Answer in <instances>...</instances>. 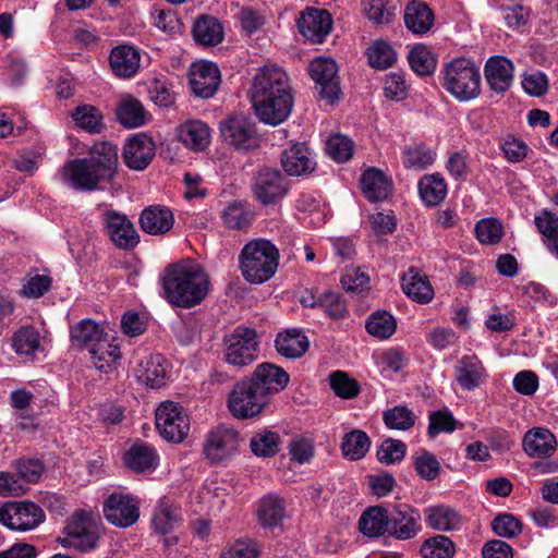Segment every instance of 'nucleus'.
<instances>
[{
	"label": "nucleus",
	"instance_id": "f257e3e1",
	"mask_svg": "<svg viewBox=\"0 0 558 558\" xmlns=\"http://www.w3.org/2000/svg\"><path fill=\"white\" fill-rule=\"evenodd\" d=\"M252 104L260 121L279 124L288 119L293 97L286 72L277 65H265L254 76Z\"/></svg>",
	"mask_w": 558,
	"mask_h": 558
},
{
	"label": "nucleus",
	"instance_id": "f03ea898",
	"mask_svg": "<svg viewBox=\"0 0 558 558\" xmlns=\"http://www.w3.org/2000/svg\"><path fill=\"white\" fill-rule=\"evenodd\" d=\"M165 296L169 303L190 308L208 294L209 278L203 268L192 262L170 265L162 279Z\"/></svg>",
	"mask_w": 558,
	"mask_h": 558
},
{
	"label": "nucleus",
	"instance_id": "7ed1b4c3",
	"mask_svg": "<svg viewBox=\"0 0 558 558\" xmlns=\"http://www.w3.org/2000/svg\"><path fill=\"white\" fill-rule=\"evenodd\" d=\"M239 263L242 276L247 282L264 283L277 271L279 250L269 240L254 239L243 246Z\"/></svg>",
	"mask_w": 558,
	"mask_h": 558
},
{
	"label": "nucleus",
	"instance_id": "20e7f679",
	"mask_svg": "<svg viewBox=\"0 0 558 558\" xmlns=\"http://www.w3.org/2000/svg\"><path fill=\"white\" fill-rule=\"evenodd\" d=\"M444 88L459 101H470L481 93V72L473 60L454 58L441 70Z\"/></svg>",
	"mask_w": 558,
	"mask_h": 558
},
{
	"label": "nucleus",
	"instance_id": "39448f33",
	"mask_svg": "<svg viewBox=\"0 0 558 558\" xmlns=\"http://www.w3.org/2000/svg\"><path fill=\"white\" fill-rule=\"evenodd\" d=\"M45 519L44 509L31 500L5 501L0 507V523L15 532H31L44 523Z\"/></svg>",
	"mask_w": 558,
	"mask_h": 558
},
{
	"label": "nucleus",
	"instance_id": "423d86ee",
	"mask_svg": "<svg viewBox=\"0 0 558 558\" xmlns=\"http://www.w3.org/2000/svg\"><path fill=\"white\" fill-rule=\"evenodd\" d=\"M225 361L235 367L252 364L258 356L257 333L254 329L238 326L223 339Z\"/></svg>",
	"mask_w": 558,
	"mask_h": 558
},
{
	"label": "nucleus",
	"instance_id": "0eeeda50",
	"mask_svg": "<svg viewBox=\"0 0 558 558\" xmlns=\"http://www.w3.org/2000/svg\"><path fill=\"white\" fill-rule=\"evenodd\" d=\"M269 398L254 383L242 380L233 387L228 398L231 414L239 420L259 415L267 407Z\"/></svg>",
	"mask_w": 558,
	"mask_h": 558
},
{
	"label": "nucleus",
	"instance_id": "6e6552de",
	"mask_svg": "<svg viewBox=\"0 0 558 558\" xmlns=\"http://www.w3.org/2000/svg\"><path fill=\"white\" fill-rule=\"evenodd\" d=\"M241 437L238 430L226 425L213 428L205 437L203 453L210 464L223 463L240 450Z\"/></svg>",
	"mask_w": 558,
	"mask_h": 558
},
{
	"label": "nucleus",
	"instance_id": "1a4fd4ad",
	"mask_svg": "<svg viewBox=\"0 0 558 558\" xmlns=\"http://www.w3.org/2000/svg\"><path fill=\"white\" fill-rule=\"evenodd\" d=\"M61 182L76 191H95L99 184L110 181L87 158H77L68 161L59 172Z\"/></svg>",
	"mask_w": 558,
	"mask_h": 558
},
{
	"label": "nucleus",
	"instance_id": "9d476101",
	"mask_svg": "<svg viewBox=\"0 0 558 558\" xmlns=\"http://www.w3.org/2000/svg\"><path fill=\"white\" fill-rule=\"evenodd\" d=\"M156 427L163 439L178 444L187 436L190 421L181 405L166 401L156 410Z\"/></svg>",
	"mask_w": 558,
	"mask_h": 558
},
{
	"label": "nucleus",
	"instance_id": "9b49d317",
	"mask_svg": "<svg viewBox=\"0 0 558 558\" xmlns=\"http://www.w3.org/2000/svg\"><path fill=\"white\" fill-rule=\"evenodd\" d=\"M66 536L63 545L87 551L96 547L98 541V527L96 522L86 512L74 513L65 525Z\"/></svg>",
	"mask_w": 558,
	"mask_h": 558
},
{
	"label": "nucleus",
	"instance_id": "f8f14e48",
	"mask_svg": "<svg viewBox=\"0 0 558 558\" xmlns=\"http://www.w3.org/2000/svg\"><path fill=\"white\" fill-rule=\"evenodd\" d=\"M252 191L260 204L275 205L286 196L288 184L278 169L264 168L256 173Z\"/></svg>",
	"mask_w": 558,
	"mask_h": 558
},
{
	"label": "nucleus",
	"instance_id": "ddd939ff",
	"mask_svg": "<svg viewBox=\"0 0 558 558\" xmlns=\"http://www.w3.org/2000/svg\"><path fill=\"white\" fill-rule=\"evenodd\" d=\"M102 225L107 235L118 248L132 250L138 244V233L125 215L106 210L102 214Z\"/></svg>",
	"mask_w": 558,
	"mask_h": 558
},
{
	"label": "nucleus",
	"instance_id": "4468645a",
	"mask_svg": "<svg viewBox=\"0 0 558 558\" xmlns=\"http://www.w3.org/2000/svg\"><path fill=\"white\" fill-rule=\"evenodd\" d=\"M308 71L323 99L332 104L339 98L340 86L337 76L338 68L332 59L316 58L310 63Z\"/></svg>",
	"mask_w": 558,
	"mask_h": 558
},
{
	"label": "nucleus",
	"instance_id": "2eb2a0df",
	"mask_svg": "<svg viewBox=\"0 0 558 558\" xmlns=\"http://www.w3.org/2000/svg\"><path fill=\"white\" fill-rule=\"evenodd\" d=\"M104 513L111 524L129 527L140 518L138 501L130 495L111 494L104 504Z\"/></svg>",
	"mask_w": 558,
	"mask_h": 558
},
{
	"label": "nucleus",
	"instance_id": "dca6fc26",
	"mask_svg": "<svg viewBox=\"0 0 558 558\" xmlns=\"http://www.w3.org/2000/svg\"><path fill=\"white\" fill-rule=\"evenodd\" d=\"M296 25L307 41L322 44L332 28V17L327 10L308 8L301 13Z\"/></svg>",
	"mask_w": 558,
	"mask_h": 558
},
{
	"label": "nucleus",
	"instance_id": "f3484780",
	"mask_svg": "<svg viewBox=\"0 0 558 558\" xmlns=\"http://www.w3.org/2000/svg\"><path fill=\"white\" fill-rule=\"evenodd\" d=\"M227 143L240 149H250L257 143L254 122L245 116H231L220 126Z\"/></svg>",
	"mask_w": 558,
	"mask_h": 558
},
{
	"label": "nucleus",
	"instance_id": "a211bd4d",
	"mask_svg": "<svg viewBox=\"0 0 558 558\" xmlns=\"http://www.w3.org/2000/svg\"><path fill=\"white\" fill-rule=\"evenodd\" d=\"M189 75L191 88L197 97L210 98L218 90L220 71L215 63L208 61L194 62Z\"/></svg>",
	"mask_w": 558,
	"mask_h": 558
},
{
	"label": "nucleus",
	"instance_id": "6ab92c4d",
	"mask_svg": "<svg viewBox=\"0 0 558 558\" xmlns=\"http://www.w3.org/2000/svg\"><path fill=\"white\" fill-rule=\"evenodd\" d=\"M281 166L291 177L312 173L316 168L315 155L305 143H293L282 151Z\"/></svg>",
	"mask_w": 558,
	"mask_h": 558
},
{
	"label": "nucleus",
	"instance_id": "aec40b11",
	"mask_svg": "<svg viewBox=\"0 0 558 558\" xmlns=\"http://www.w3.org/2000/svg\"><path fill=\"white\" fill-rule=\"evenodd\" d=\"M109 68L119 78L134 77L141 69L140 50L128 44L113 47L109 54Z\"/></svg>",
	"mask_w": 558,
	"mask_h": 558
},
{
	"label": "nucleus",
	"instance_id": "412c9836",
	"mask_svg": "<svg viewBox=\"0 0 558 558\" xmlns=\"http://www.w3.org/2000/svg\"><path fill=\"white\" fill-rule=\"evenodd\" d=\"M155 156V144L145 134H137L131 137L123 149L125 165L136 171L144 170L151 162Z\"/></svg>",
	"mask_w": 558,
	"mask_h": 558
},
{
	"label": "nucleus",
	"instance_id": "4be33fe9",
	"mask_svg": "<svg viewBox=\"0 0 558 558\" xmlns=\"http://www.w3.org/2000/svg\"><path fill=\"white\" fill-rule=\"evenodd\" d=\"M289 379L290 377L283 368L271 363H263L255 368L248 380L259 387V389L270 399L271 396L280 392L287 387Z\"/></svg>",
	"mask_w": 558,
	"mask_h": 558
},
{
	"label": "nucleus",
	"instance_id": "5701e85b",
	"mask_svg": "<svg viewBox=\"0 0 558 558\" xmlns=\"http://www.w3.org/2000/svg\"><path fill=\"white\" fill-rule=\"evenodd\" d=\"M557 447L556 436L544 427L529 429L522 439L523 451L534 459L550 458L556 452Z\"/></svg>",
	"mask_w": 558,
	"mask_h": 558
},
{
	"label": "nucleus",
	"instance_id": "b1692460",
	"mask_svg": "<svg viewBox=\"0 0 558 558\" xmlns=\"http://www.w3.org/2000/svg\"><path fill=\"white\" fill-rule=\"evenodd\" d=\"M485 78L496 93H505L513 81V63L501 56L490 57L485 64Z\"/></svg>",
	"mask_w": 558,
	"mask_h": 558
},
{
	"label": "nucleus",
	"instance_id": "393cba45",
	"mask_svg": "<svg viewBox=\"0 0 558 558\" xmlns=\"http://www.w3.org/2000/svg\"><path fill=\"white\" fill-rule=\"evenodd\" d=\"M454 376L461 388L473 390L484 383L487 373L476 355H464L454 366Z\"/></svg>",
	"mask_w": 558,
	"mask_h": 558
},
{
	"label": "nucleus",
	"instance_id": "a878e982",
	"mask_svg": "<svg viewBox=\"0 0 558 558\" xmlns=\"http://www.w3.org/2000/svg\"><path fill=\"white\" fill-rule=\"evenodd\" d=\"M364 17L376 28H384L397 19L399 4L396 0H362Z\"/></svg>",
	"mask_w": 558,
	"mask_h": 558
},
{
	"label": "nucleus",
	"instance_id": "bb28decb",
	"mask_svg": "<svg viewBox=\"0 0 558 558\" xmlns=\"http://www.w3.org/2000/svg\"><path fill=\"white\" fill-rule=\"evenodd\" d=\"M136 376L145 386L159 389L169 378L167 361L160 354L149 355L138 364Z\"/></svg>",
	"mask_w": 558,
	"mask_h": 558
},
{
	"label": "nucleus",
	"instance_id": "cd10ccee",
	"mask_svg": "<svg viewBox=\"0 0 558 558\" xmlns=\"http://www.w3.org/2000/svg\"><path fill=\"white\" fill-rule=\"evenodd\" d=\"M420 513L411 508L398 509L389 514L388 533L399 539H409L421 530Z\"/></svg>",
	"mask_w": 558,
	"mask_h": 558
},
{
	"label": "nucleus",
	"instance_id": "c85d7f7f",
	"mask_svg": "<svg viewBox=\"0 0 558 558\" xmlns=\"http://www.w3.org/2000/svg\"><path fill=\"white\" fill-rule=\"evenodd\" d=\"M361 190L369 202H381L391 193L392 183L376 168H368L361 177Z\"/></svg>",
	"mask_w": 558,
	"mask_h": 558
},
{
	"label": "nucleus",
	"instance_id": "c756f323",
	"mask_svg": "<svg viewBox=\"0 0 558 558\" xmlns=\"http://www.w3.org/2000/svg\"><path fill=\"white\" fill-rule=\"evenodd\" d=\"M174 217L171 210L163 206L145 208L140 217L142 229L153 235L163 234L173 227Z\"/></svg>",
	"mask_w": 558,
	"mask_h": 558
},
{
	"label": "nucleus",
	"instance_id": "7c9ffc66",
	"mask_svg": "<svg viewBox=\"0 0 558 558\" xmlns=\"http://www.w3.org/2000/svg\"><path fill=\"white\" fill-rule=\"evenodd\" d=\"M277 352L286 359L302 357L310 347L307 337L300 329H287L279 332L275 340Z\"/></svg>",
	"mask_w": 558,
	"mask_h": 558
},
{
	"label": "nucleus",
	"instance_id": "2f4dec72",
	"mask_svg": "<svg viewBox=\"0 0 558 558\" xmlns=\"http://www.w3.org/2000/svg\"><path fill=\"white\" fill-rule=\"evenodd\" d=\"M94 366L100 372H108L121 357L120 345L117 339L107 335L88 351Z\"/></svg>",
	"mask_w": 558,
	"mask_h": 558
},
{
	"label": "nucleus",
	"instance_id": "473e14b6",
	"mask_svg": "<svg viewBox=\"0 0 558 558\" xmlns=\"http://www.w3.org/2000/svg\"><path fill=\"white\" fill-rule=\"evenodd\" d=\"M180 141L189 148L201 151L210 143L211 132L209 126L201 120H190L178 129Z\"/></svg>",
	"mask_w": 558,
	"mask_h": 558
},
{
	"label": "nucleus",
	"instance_id": "72a5a7b5",
	"mask_svg": "<svg viewBox=\"0 0 558 558\" xmlns=\"http://www.w3.org/2000/svg\"><path fill=\"white\" fill-rule=\"evenodd\" d=\"M424 513L427 525L433 530L450 532L460 529L462 524L458 511L446 505L430 506Z\"/></svg>",
	"mask_w": 558,
	"mask_h": 558
},
{
	"label": "nucleus",
	"instance_id": "f704fd0d",
	"mask_svg": "<svg viewBox=\"0 0 558 558\" xmlns=\"http://www.w3.org/2000/svg\"><path fill=\"white\" fill-rule=\"evenodd\" d=\"M89 160L93 161L99 171L109 180H112L118 167V147L111 142L104 141L95 143L89 149Z\"/></svg>",
	"mask_w": 558,
	"mask_h": 558
},
{
	"label": "nucleus",
	"instance_id": "c9c22d12",
	"mask_svg": "<svg viewBox=\"0 0 558 558\" xmlns=\"http://www.w3.org/2000/svg\"><path fill=\"white\" fill-rule=\"evenodd\" d=\"M402 290L410 299L421 304L429 303L434 296L433 287L427 278L413 268L402 276Z\"/></svg>",
	"mask_w": 558,
	"mask_h": 558
},
{
	"label": "nucleus",
	"instance_id": "e433bc0d",
	"mask_svg": "<svg viewBox=\"0 0 558 558\" xmlns=\"http://www.w3.org/2000/svg\"><path fill=\"white\" fill-rule=\"evenodd\" d=\"M404 24L413 34L427 33L434 24V14L424 2L412 1L404 11Z\"/></svg>",
	"mask_w": 558,
	"mask_h": 558
},
{
	"label": "nucleus",
	"instance_id": "4c0bfd02",
	"mask_svg": "<svg viewBox=\"0 0 558 558\" xmlns=\"http://www.w3.org/2000/svg\"><path fill=\"white\" fill-rule=\"evenodd\" d=\"M436 157V151L422 142L405 145L402 150L403 166L415 171H423L432 167Z\"/></svg>",
	"mask_w": 558,
	"mask_h": 558
},
{
	"label": "nucleus",
	"instance_id": "58836bf2",
	"mask_svg": "<svg viewBox=\"0 0 558 558\" xmlns=\"http://www.w3.org/2000/svg\"><path fill=\"white\" fill-rule=\"evenodd\" d=\"M359 527L368 537H377L388 533V511L380 506L369 507L362 513L359 520Z\"/></svg>",
	"mask_w": 558,
	"mask_h": 558
},
{
	"label": "nucleus",
	"instance_id": "ea45409f",
	"mask_svg": "<svg viewBox=\"0 0 558 558\" xmlns=\"http://www.w3.org/2000/svg\"><path fill=\"white\" fill-rule=\"evenodd\" d=\"M125 464L134 472L155 470L158 464L156 450L146 444H134L124 454Z\"/></svg>",
	"mask_w": 558,
	"mask_h": 558
},
{
	"label": "nucleus",
	"instance_id": "a19ab883",
	"mask_svg": "<svg viewBox=\"0 0 558 558\" xmlns=\"http://www.w3.org/2000/svg\"><path fill=\"white\" fill-rule=\"evenodd\" d=\"M116 114L118 121L129 129L140 128L147 121V112L144 106L132 96H128L119 102Z\"/></svg>",
	"mask_w": 558,
	"mask_h": 558
},
{
	"label": "nucleus",
	"instance_id": "79ce46f5",
	"mask_svg": "<svg viewBox=\"0 0 558 558\" xmlns=\"http://www.w3.org/2000/svg\"><path fill=\"white\" fill-rule=\"evenodd\" d=\"M420 196L427 206H436L447 195V183L439 173L423 175L417 184Z\"/></svg>",
	"mask_w": 558,
	"mask_h": 558
},
{
	"label": "nucleus",
	"instance_id": "37998d69",
	"mask_svg": "<svg viewBox=\"0 0 558 558\" xmlns=\"http://www.w3.org/2000/svg\"><path fill=\"white\" fill-rule=\"evenodd\" d=\"M257 514L258 521L263 526H278L286 518L284 500L277 495L265 496L259 501Z\"/></svg>",
	"mask_w": 558,
	"mask_h": 558
},
{
	"label": "nucleus",
	"instance_id": "c03bdc74",
	"mask_svg": "<svg viewBox=\"0 0 558 558\" xmlns=\"http://www.w3.org/2000/svg\"><path fill=\"white\" fill-rule=\"evenodd\" d=\"M194 39L204 46H216L223 38V27L217 19L211 16L199 17L193 27Z\"/></svg>",
	"mask_w": 558,
	"mask_h": 558
},
{
	"label": "nucleus",
	"instance_id": "a18cd8bd",
	"mask_svg": "<svg viewBox=\"0 0 558 558\" xmlns=\"http://www.w3.org/2000/svg\"><path fill=\"white\" fill-rule=\"evenodd\" d=\"M535 225L543 235V243L549 253L558 258V216L543 210L535 216Z\"/></svg>",
	"mask_w": 558,
	"mask_h": 558
},
{
	"label": "nucleus",
	"instance_id": "49530a36",
	"mask_svg": "<svg viewBox=\"0 0 558 558\" xmlns=\"http://www.w3.org/2000/svg\"><path fill=\"white\" fill-rule=\"evenodd\" d=\"M371 447V439L361 429L347 433L341 441V451L349 461H357L365 457Z\"/></svg>",
	"mask_w": 558,
	"mask_h": 558
},
{
	"label": "nucleus",
	"instance_id": "de8ad7c7",
	"mask_svg": "<svg viewBox=\"0 0 558 558\" xmlns=\"http://www.w3.org/2000/svg\"><path fill=\"white\" fill-rule=\"evenodd\" d=\"M107 335L98 324L90 319H84L71 329L72 341L87 351Z\"/></svg>",
	"mask_w": 558,
	"mask_h": 558
},
{
	"label": "nucleus",
	"instance_id": "09e8293b",
	"mask_svg": "<svg viewBox=\"0 0 558 558\" xmlns=\"http://www.w3.org/2000/svg\"><path fill=\"white\" fill-rule=\"evenodd\" d=\"M226 228L231 230H245L253 221V213L242 203H230L220 214Z\"/></svg>",
	"mask_w": 558,
	"mask_h": 558
},
{
	"label": "nucleus",
	"instance_id": "8fccbe9b",
	"mask_svg": "<svg viewBox=\"0 0 558 558\" xmlns=\"http://www.w3.org/2000/svg\"><path fill=\"white\" fill-rule=\"evenodd\" d=\"M180 522V511L167 501L157 505L153 515L154 530L162 535L171 533Z\"/></svg>",
	"mask_w": 558,
	"mask_h": 558
},
{
	"label": "nucleus",
	"instance_id": "3c124183",
	"mask_svg": "<svg viewBox=\"0 0 558 558\" xmlns=\"http://www.w3.org/2000/svg\"><path fill=\"white\" fill-rule=\"evenodd\" d=\"M365 328L371 336L385 340L396 332L397 322L390 313L376 311L368 316Z\"/></svg>",
	"mask_w": 558,
	"mask_h": 558
},
{
	"label": "nucleus",
	"instance_id": "603ef678",
	"mask_svg": "<svg viewBox=\"0 0 558 558\" xmlns=\"http://www.w3.org/2000/svg\"><path fill=\"white\" fill-rule=\"evenodd\" d=\"M12 348L20 355H32L40 348L39 331L33 326H23L12 336Z\"/></svg>",
	"mask_w": 558,
	"mask_h": 558
},
{
	"label": "nucleus",
	"instance_id": "864d4df0",
	"mask_svg": "<svg viewBox=\"0 0 558 558\" xmlns=\"http://www.w3.org/2000/svg\"><path fill=\"white\" fill-rule=\"evenodd\" d=\"M416 474L425 481H434L439 476L440 462L436 456L427 450H418L411 457Z\"/></svg>",
	"mask_w": 558,
	"mask_h": 558
},
{
	"label": "nucleus",
	"instance_id": "5fc2aeb1",
	"mask_svg": "<svg viewBox=\"0 0 558 558\" xmlns=\"http://www.w3.org/2000/svg\"><path fill=\"white\" fill-rule=\"evenodd\" d=\"M72 118L77 126L89 133H100L104 129L102 114L94 106H78L73 111Z\"/></svg>",
	"mask_w": 558,
	"mask_h": 558
},
{
	"label": "nucleus",
	"instance_id": "6e6d98bb",
	"mask_svg": "<svg viewBox=\"0 0 558 558\" xmlns=\"http://www.w3.org/2000/svg\"><path fill=\"white\" fill-rule=\"evenodd\" d=\"M408 60L411 69L421 76L429 75L436 69L437 60L424 45L413 47L409 52Z\"/></svg>",
	"mask_w": 558,
	"mask_h": 558
},
{
	"label": "nucleus",
	"instance_id": "4d7b16f0",
	"mask_svg": "<svg viewBox=\"0 0 558 558\" xmlns=\"http://www.w3.org/2000/svg\"><path fill=\"white\" fill-rule=\"evenodd\" d=\"M280 436L276 432L263 430L253 435L250 441L252 452L257 457H272L278 451Z\"/></svg>",
	"mask_w": 558,
	"mask_h": 558
},
{
	"label": "nucleus",
	"instance_id": "13d9d810",
	"mask_svg": "<svg viewBox=\"0 0 558 558\" xmlns=\"http://www.w3.org/2000/svg\"><path fill=\"white\" fill-rule=\"evenodd\" d=\"M421 554L424 558H451L454 545L448 537L437 535L423 543Z\"/></svg>",
	"mask_w": 558,
	"mask_h": 558
},
{
	"label": "nucleus",
	"instance_id": "bf43d9fd",
	"mask_svg": "<svg viewBox=\"0 0 558 558\" xmlns=\"http://www.w3.org/2000/svg\"><path fill=\"white\" fill-rule=\"evenodd\" d=\"M329 383L335 395L341 399H353L360 392V386L355 379L342 371H336L329 375Z\"/></svg>",
	"mask_w": 558,
	"mask_h": 558
},
{
	"label": "nucleus",
	"instance_id": "052dcab7",
	"mask_svg": "<svg viewBox=\"0 0 558 558\" xmlns=\"http://www.w3.org/2000/svg\"><path fill=\"white\" fill-rule=\"evenodd\" d=\"M326 151L335 161L345 162L353 156L354 143L348 136L336 134L327 141Z\"/></svg>",
	"mask_w": 558,
	"mask_h": 558
},
{
	"label": "nucleus",
	"instance_id": "680f3d73",
	"mask_svg": "<svg viewBox=\"0 0 558 558\" xmlns=\"http://www.w3.org/2000/svg\"><path fill=\"white\" fill-rule=\"evenodd\" d=\"M397 60L393 48L384 40H376L368 48V61L373 68L387 69Z\"/></svg>",
	"mask_w": 558,
	"mask_h": 558
},
{
	"label": "nucleus",
	"instance_id": "e2e57ef3",
	"mask_svg": "<svg viewBox=\"0 0 558 558\" xmlns=\"http://www.w3.org/2000/svg\"><path fill=\"white\" fill-rule=\"evenodd\" d=\"M384 422L390 429L408 430L414 425L415 416L409 408L397 405L384 413Z\"/></svg>",
	"mask_w": 558,
	"mask_h": 558
},
{
	"label": "nucleus",
	"instance_id": "0e129e2a",
	"mask_svg": "<svg viewBox=\"0 0 558 558\" xmlns=\"http://www.w3.org/2000/svg\"><path fill=\"white\" fill-rule=\"evenodd\" d=\"M376 364L381 368V374L386 372L399 373L408 364L405 353L400 348H390L377 354Z\"/></svg>",
	"mask_w": 558,
	"mask_h": 558
},
{
	"label": "nucleus",
	"instance_id": "69168bd1",
	"mask_svg": "<svg viewBox=\"0 0 558 558\" xmlns=\"http://www.w3.org/2000/svg\"><path fill=\"white\" fill-rule=\"evenodd\" d=\"M405 452L407 445L403 441L387 438L377 449V459L387 465L395 464L403 460Z\"/></svg>",
	"mask_w": 558,
	"mask_h": 558
},
{
	"label": "nucleus",
	"instance_id": "338daca9",
	"mask_svg": "<svg viewBox=\"0 0 558 558\" xmlns=\"http://www.w3.org/2000/svg\"><path fill=\"white\" fill-rule=\"evenodd\" d=\"M477 240L483 244H496L502 236V225L495 218L480 220L475 226Z\"/></svg>",
	"mask_w": 558,
	"mask_h": 558
},
{
	"label": "nucleus",
	"instance_id": "774afa93",
	"mask_svg": "<svg viewBox=\"0 0 558 558\" xmlns=\"http://www.w3.org/2000/svg\"><path fill=\"white\" fill-rule=\"evenodd\" d=\"M288 451L291 460L298 464L310 462L315 453L313 440L303 436L292 438Z\"/></svg>",
	"mask_w": 558,
	"mask_h": 558
}]
</instances>
